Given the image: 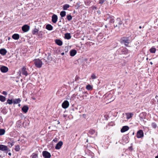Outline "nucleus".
<instances>
[{
	"mask_svg": "<svg viewBox=\"0 0 158 158\" xmlns=\"http://www.w3.org/2000/svg\"><path fill=\"white\" fill-rule=\"evenodd\" d=\"M57 16L56 15H53L52 16V21L53 23H56L57 20Z\"/></svg>",
	"mask_w": 158,
	"mask_h": 158,
	"instance_id": "obj_16",
	"label": "nucleus"
},
{
	"mask_svg": "<svg viewBox=\"0 0 158 158\" xmlns=\"http://www.w3.org/2000/svg\"><path fill=\"white\" fill-rule=\"evenodd\" d=\"M67 18L68 21H69V15H68L67 16Z\"/></svg>",
	"mask_w": 158,
	"mask_h": 158,
	"instance_id": "obj_56",
	"label": "nucleus"
},
{
	"mask_svg": "<svg viewBox=\"0 0 158 158\" xmlns=\"http://www.w3.org/2000/svg\"><path fill=\"white\" fill-rule=\"evenodd\" d=\"M20 149V146L19 145H17L15 146V150L16 152H18L19 151Z\"/></svg>",
	"mask_w": 158,
	"mask_h": 158,
	"instance_id": "obj_33",
	"label": "nucleus"
},
{
	"mask_svg": "<svg viewBox=\"0 0 158 158\" xmlns=\"http://www.w3.org/2000/svg\"><path fill=\"white\" fill-rule=\"evenodd\" d=\"M156 102V101L154 99H152L151 100V102H152V104H154L155 102Z\"/></svg>",
	"mask_w": 158,
	"mask_h": 158,
	"instance_id": "obj_51",
	"label": "nucleus"
},
{
	"mask_svg": "<svg viewBox=\"0 0 158 158\" xmlns=\"http://www.w3.org/2000/svg\"><path fill=\"white\" fill-rule=\"evenodd\" d=\"M139 117L140 120V121L144 122V119H145V118H143V117H142L140 116H139Z\"/></svg>",
	"mask_w": 158,
	"mask_h": 158,
	"instance_id": "obj_43",
	"label": "nucleus"
},
{
	"mask_svg": "<svg viewBox=\"0 0 158 158\" xmlns=\"http://www.w3.org/2000/svg\"><path fill=\"white\" fill-rule=\"evenodd\" d=\"M79 78V77H78L76 76L75 78V81H77L78 80Z\"/></svg>",
	"mask_w": 158,
	"mask_h": 158,
	"instance_id": "obj_55",
	"label": "nucleus"
},
{
	"mask_svg": "<svg viewBox=\"0 0 158 158\" xmlns=\"http://www.w3.org/2000/svg\"><path fill=\"white\" fill-rule=\"evenodd\" d=\"M122 54H127L128 53V49L127 48H125L123 49L122 50Z\"/></svg>",
	"mask_w": 158,
	"mask_h": 158,
	"instance_id": "obj_23",
	"label": "nucleus"
},
{
	"mask_svg": "<svg viewBox=\"0 0 158 158\" xmlns=\"http://www.w3.org/2000/svg\"><path fill=\"white\" fill-rule=\"evenodd\" d=\"M2 94L4 95H6L7 94V93L5 91H3L2 92Z\"/></svg>",
	"mask_w": 158,
	"mask_h": 158,
	"instance_id": "obj_52",
	"label": "nucleus"
},
{
	"mask_svg": "<svg viewBox=\"0 0 158 158\" xmlns=\"http://www.w3.org/2000/svg\"><path fill=\"white\" fill-rule=\"evenodd\" d=\"M155 158H158V155L155 157Z\"/></svg>",
	"mask_w": 158,
	"mask_h": 158,
	"instance_id": "obj_64",
	"label": "nucleus"
},
{
	"mask_svg": "<svg viewBox=\"0 0 158 158\" xmlns=\"http://www.w3.org/2000/svg\"><path fill=\"white\" fill-rule=\"evenodd\" d=\"M27 69L25 67H24L21 69V70L19 71L18 72L19 76H21V73H22L23 75L27 76L28 75L27 72Z\"/></svg>",
	"mask_w": 158,
	"mask_h": 158,
	"instance_id": "obj_5",
	"label": "nucleus"
},
{
	"mask_svg": "<svg viewBox=\"0 0 158 158\" xmlns=\"http://www.w3.org/2000/svg\"><path fill=\"white\" fill-rule=\"evenodd\" d=\"M37 157V154L35 153H33L32 156V158H36Z\"/></svg>",
	"mask_w": 158,
	"mask_h": 158,
	"instance_id": "obj_44",
	"label": "nucleus"
},
{
	"mask_svg": "<svg viewBox=\"0 0 158 158\" xmlns=\"http://www.w3.org/2000/svg\"><path fill=\"white\" fill-rule=\"evenodd\" d=\"M56 43L59 46H61L62 45L63 43L61 40L59 39H56L55 40Z\"/></svg>",
	"mask_w": 158,
	"mask_h": 158,
	"instance_id": "obj_18",
	"label": "nucleus"
},
{
	"mask_svg": "<svg viewBox=\"0 0 158 158\" xmlns=\"http://www.w3.org/2000/svg\"><path fill=\"white\" fill-rule=\"evenodd\" d=\"M150 64H151V65H152V64H153V63H152V62H150Z\"/></svg>",
	"mask_w": 158,
	"mask_h": 158,
	"instance_id": "obj_62",
	"label": "nucleus"
},
{
	"mask_svg": "<svg viewBox=\"0 0 158 158\" xmlns=\"http://www.w3.org/2000/svg\"><path fill=\"white\" fill-rule=\"evenodd\" d=\"M38 30L35 28L32 31V34L34 35L37 34L38 33Z\"/></svg>",
	"mask_w": 158,
	"mask_h": 158,
	"instance_id": "obj_35",
	"label": "nucleus"
},
{
	"mask_svg": "<svg viewBox=\"0 0 158 158\" xmlns=\"http://www.w3.org/2000/svg\"><path fill=\"white\" fill-rule=\"evenodd\" d=\"M21 121L20 120H19L17 121L16 123V125L17 127H20L21 126L20 123H21Z\"/></svg>",
	"mask_w": 158,
	"mask_h": 158,
	"instance_id": "obj_38",
	"label": "nucleus"
},
{
	"mask_svg": "<svg viewBox=\"0 0 158 158\" xmlns=\"http://www.w3.org/2000/svg\"><path fill=\"white\" fill-rule=\"evenodd\" d=\"M12 38L15 40H17L19 38V35L18 34H15L12 36Z\"/></svg>",
	"mask_w": 158,
	"mask_h": 158,
	"instance_id": "obj_19",
	"label": "nucleus"
},
{
	"mask_svg": "<svg viewBox=\"0 0 158 158\" xmlns=\"http://www.w3.org/2000/svg\"><path fill=\"white\" fill-rule=\"evenodd\" d=\"M8 144H9V145H10V146H11V147L12 146L14 145V142H12V143H10V142H8Z\"/></svg>",
	"mask_w": 158,
	"mask_h": 158,
	"instance_id": "obj_49",
	"label": "nucleus"
},
{
	"mask_svg": "<svg viewBox=\"0 0 158 158\" xmlns=\"http://www.w3.org/2000/svg\"><path fill=\"white\" fill-rule=\"evenodd\" d=\"M136 137L138 138H140L143 137L144 136V133L142 130H138L136 135Z\"/></svg>",
	"mask_w": 158,
	"mask_h": 158,
	"instance_id": "obj_8",
	"label": "nucleus"
},
{
	"mask_svg": "<svg viewBox=\"0 0 158 158\" xmlns=\"http://www.w3.org/2000/svg\"><path fill=\"white\" fill-rule=\"evenodd\" d=\"M129 129V127L127 126H125L123 127L121 129V132L122 133L124 132L127 131Z\"/></svg>",
	"mask_w": 158,
	"mask_h": 158,
	"instance_id": "obj_13",
	"label": "nucleus"
},
{
	"mask_svg": "<svg viewBox=\"0 0 158 158\" xmlns=\"http://www.w3.org/2000/svg\"><path fill=\"white\" fill-rule=\"evenodd\" d=\"M110 0V3H112V2L113 1V0Z\"/></svg>",
	"mask_w": 158,
	"mask_h": 158,
	"instance_id": "obj_61",
	"label": "nucleus"
},
{
	"mask_svg": "<svg viewBox=\"0 0 158 158\" xmlns=\"http://www.w3.org/2000/svg\"><path fill=\"white\" fill-rule=\"evenodd\" d=\"M0 150L6 153H7L8 151H10L7 146L2 144H0Z\"/></svg>",
	"mask_w": 158,
	"mask_h": 158,
	"instance_id": "obj_7",
	"label": "nucleus"
},
{
	"mask_svg": "<svg viewBox=\"0 0 158 158\" xmlns=\"http://www.w3.org/2000/svg\"><path fill=\"white\" fill-rule=\"evenodd\" d=\"M69 7V5L66 4L64 5L63 6V9L64 10H66Z\"/></svg>",
	"mask_w": 158,
	"mask_h": 158,
	"instance_id": "obj_34",
	"label": "nucleus"
},
{
	"mask_svg": "<svg viewBox=\"0 0 158 158\" xmlns=\"http://www.w3.org/2000/svg\"><path fill=\"white\" fill-rule=\"evenodd\" d=\"M52 57L50 53H48V54H45V56L42 59V60L43 61V63H44L46 64H47L50 61L52 60Z\"/></svg>",
	"mask_w": 158,
	"mask_h": 158,
	"instance_id": "obj_3",
	"label": "nucleus"
},
{
	"mask_svg": "<svg viewBox=\"0 0 158 158\" xmlns=\"http://www.w3.org/2000/svg\"><path fill=\"white\" fill-rule=\"evenodd\" d=\"M85 5L87 6H89L90 4L91 3V0H86L84 2Z\"/></svg>",
	"mask_w": 158,
	"mask_h": 158,
	"instance_id": "obj_29",
	"label": "nucleus"
},
{
	"mask_svg": "<svg viewBox=\"0 0 158 158\" xmlns=\"http://www.w3.org/2000/svg\"><path fill=\"white\" fill-rule=\"evenodd\" d=\"M42 155L44 158H50L51 157L50 153L47 151H43Z\"/></svg>",
	"mask_w": 158,
	"mask_h": 158,
	"instance_id": "obj_9",
	"label": "nucleus"
},
{
	"mask_svg": "<svg viewBox=\"0 0 158 158\" xmlns=\"http://www.w3.org/2000/svg\"><path fill=\"white\" fill-rule=\"evenodd\" d=\"M21 101V100L19 98L15 99L14 100L13 103L15 104L19 103Z\"/></svg>",
	"mask_w": 158,
	"mask_h": 158,
	"instance_id": "obj_22",
	"label": "nucleus"
},
{
	"mask_svg": "<svg viewBox=\"0 0 158 158\" xmlns=\"http://www.w3.org/2000/svg\"><path fill=\"white\" fill-rule=\"evenodd\" d=\"M77 53V51L75 49H72L70 51V55L71 56H73Z\"/></svg>",
	"mask_w": 158,
	"mask_h": 158,
	"instance_id": "obj_12",
	"label": "nucleus"
},
{
	"mask_svg": "<svg viewBox=\"0 0 158 158\" xmlns=\"http://www.w3.org/2000/svg\"><path fill=\"white\" fill-rule=\"evenodd\" d=\"M91 44H92V43L91 42H87L86 43H85V44H86V45H91Z\"/></svg>",
	"mask_w": 158,
	"mask_h": 158,
	"instance_id": "obj_54",
	"label": "nucleus"
},
{
	"mask_svg": "<svg viewBox=\"0 0 158 158\" xmlns=\"http://www.w3.org/2000/svg\"><path fill=\"white\" fill-rule=\"evenodd\" d=\"M155 98H156L157 99V104H158V96L157 95H156V97H155Z\"/></svg>",
	"mask_w": 158,
	"mask_h": 158,
	"instance_id": "obj_53",
	"label": "nucleus"
},
{
	"mask_svg": "<svg viewBox=\"0 0 158 158\" xmlns=\"http://www.w3.org/2000/svg\"><path fill=\"white\" fill-rule=\"evenodd\" d=\"M151 125L152 127L154 129H156L157 127V125L155 122L152 123Z\"/></svg>",
	"mask_w": 158,
	"mask_h": 158,
	"instance_id": "obj_36",
	"label": "nucleus"
},
{
	"mask_svg": "<svg viewBox=\"0 0 158 158\" xmlns=\"http://www.w3.org/2000/svg\"><path fill=\"white\" fill-rule=\"evenodd\" d=\"M6 52L7 51L4 49H2L0 50V53L2 55H5Z\"/></svg>",
	"mask_w": 158,
	"mask_h": 158,
	"instance_id": "obj_20",
	"label": "nucleus"
},
{
	"mask_svg": "<svg viewBox=\"0 0 158 158\" xmlns=\"http://www.w3.org/2000/svg\"><path fill=\"white\" fill-rule=\"evenodd\" d=\"M132 40L131 35H127L126 36L122 37L119 40L122 44H124L126 46H128L129 44L131 43Z\"/></svg>",
	"mask_w": 158,
	"mask_h": 158,
	"instance_id": "obj_2",
	"label": "nucleus"
},
{
	"mask_svg": "<svg viewBox=\"0 0 158 158\" xmlns=\"http://www.w3.org/2000/svg\"><path fill=\"white\" fill-rule=\"evenodd\" d=\"M73 35V33L72 34H71L70 33V37H69L70 39L71 38V36H72V35Z\"/></svg>",
	"mask_w": 158,
	"mask_h": 158,
	"instance_id": "obj_58",
	"label": "nucleus"
},
{
	"mask_svg": "<svg viewBox=\"0 0 158 158\" xmlns=\"http://www.w3.org/2000/svg\"><path fill=\"white\" fill-rule=\"evenodd\" d=\"M93 10H97V8L96 6H93L91 7Z\"/></svg>",
	"mask_w": 158,
	"mask_h": 158,
	"instance_id": "obj_48",
	"label": "nucleus"
},
{
	"mask_svg": "<svg viewBox=\"0 0 158 158\" xmlns=\"http://www.w3.org/2000/svg\"><path fill=\"white\" fill-rule=\"evenodd\" d=\"M64 38L65 40L69 39V33H67L65 34Z\"/></svg>",
	"mask_w": 158,
	"mask_h": 158,
	"instance_id": "obj_31",
	"label": "nucleus"
},
{
	"mask_svg": "<svg viewBox=\"0 0 158 158\" xmlns=\"http://www.w3.org/2000/svg\"><path fill=\"white\" fill-rule=\"evenodd\" d=\"M5 132V131L4 129H0V135H4Z\"/></svg>",
	"mask_w": 158,
	"mask_h": 158,
	"instance_id": "obj_32",
	"label": "nucleus"
},
{
	"mask_svg": "<svg viewBox=\"0 0 158 158\" xmlns=\"http://www.w3.org/2000/svg\"><path fill=\"white\" fill-rule=\"evenodd\" d=\"M34 61L35 65L38 68H41L42 65L44 63H43V61L42 60V59L41 60H40L39 59H35L34 60Z\"/></svg>",
	"mask_w": 158,
	"mask_h": 158,
	"instance_id": "obj_4",
	"label": "nucleus"
},
{
	"mask_svg": "<svg viewBox=\"0 0 158 158\" xmlns=\"http://www.w3.org/2000/svg\"><path fill=\"white\" fill-rule=\"evenodd\" d=\"M146 114H147L146 112H142L139 114V116H140L141 117H143V118H146Z\"/></svg>",
	"mask_w": 158,
	"mask_h": 158,
	"instance_id": "obj_30",
	"label": "nucleus"
},
{
	"mask_svg": "<svg viewBox=\"0 0 158 158\" xmlns=\"http://www.w3.org/2000/svg\"><path fill=\"white\" fill-rule=\"evenodd\" d=\"M13 102L12 99H8L7 101V103L9 104H11Z\"/></svg>",
	"mask_w": 158,
	"mask_h": 158,
	"instance_id": "obj_39",
	"label": "nucleus"
},
{
	"mask_svg": "<svg viewBox=\"0 0 158 158\" xmlns=\"http://www.w3.org/2000/svg\"><path fill=\"white\" fill-rule=\"evenodd\" d=\"M29 109V107L27 105H24L22 108V111L25 113H27Z\"/></svg>",
	"mask_w": 158,
	"mask_h": 158,
	"instance_id": "obj_15",
	"label": "nucleus"
},
{
	"mask_svg": "<svg viewBox=\"0 0 158 158\" xmlns=\"http://www.w3.org/2000/svg\"><path fill=\"white\" fill-rule=\"evenodd\" d=\"M80 3L81 2H80L77 3V7H76V8L77 9H78L80 7Z\"/></svg>",
	"mask_w": 158,
	"mask_h": 158,
	"instance_id": "obj_47",
	"label": "nucleus"
},
{
	"mask_svg": "<svg viewBox=\"0 0 158 158\" xmlns=\"http://www.w3.org/2000/svg\"><path fill=\"white\" fill-rule=\"evenodd\" d=\"M104 19L105 20H109L108 25H110V28L114 29L118 27L120 28L122 25H124L122 21L120 18H117L115 20L114 19V17L109 14H107L104 16Z\"/></svg>",
	"mask_w": 158,
	"mask_h": 158,
	"instance_id": "obj_1",
	"label": "nucleus"
},
{
	"mask_svg": "<svg viewBox=\"0 0 158 158\" xmlns=\"http://www.w3.org/2000/svg\"><path fill=\"white\" fill-rule=\"evenodd\" d=\"M91 77L92 79H95L96 78V75L94 74H93L91 76Z\"/></svg>",
	"mask_w": 158,
	"mask_h": 158,
	"instance_id": "obj_45",
	"label": "nucleus"
},
{
	"mask_svg": "<svg viewBox=\"0 0 158 158\" xmlns=\"http://www.w3.org/2000/svg\"><path fill=\"white\" fill-rule=\"evenodd\" d=\"M68 46H66L65 47V53H66L68 51Z\"/></svg>",
	"mask_w": 158,
	"mask_h": 158,
	"instance_id": "obj_50",
	"label": "nucleus"
},
{
	"mask_svg": "<svg viewBox=\"0 0 158 158\" xmlns=\"http://www.w3.org/2000/svg\"><path fill=\"white\" fill-rule=\"evenodd\" d=\"M95 132V131L94 130H90L89 131V133L91 135L94 134Z\"/></svg>",
	"mask_w": 158,
	"mask_h": 158,
	"instance_id": "obj_40",
	"label": "nucleus"
},
{
	"mask_svg": "<svg viewBox=\"0 0 158 158\" xmlns=\"http://www.w3.org/2000/svg\"><path fill=\"white\" fill-rule=\"evenodd\" d=\"M106 1V0H99V3L101 5L103 4Z\"/></svg>",
	"mask_w": 158,
	"mask_h": 158,
	"instance_id": "obj_41",
	"label": "nucleus"
},
{
	"mask_svg": "<svg viewBox=\"0 0 158 158\" xmlns=\"http://www.w3.org/2000/svg\"><path fill=\"white\" fill-rule=\"evenodd\" d=\"M0 70L2 73H6L8 71V69L7 67L3 66L1 67Z\"/></svg>",
	"mask_w": 158,
	"mask_h": 158,
	"instance_id": "obj_10",
	"label": "nucleus"
},
{
	"mask_svg": "<svg viewBox=\"0 0 158 158\" xmlns=\"http://www.w3.org/2000/svg\"><path fill=\"white\" fill-rule=\"evenodd\" d=\"M29 29V27L27 25H24L22 27V30L24 32L27 31Z\"/></svg>",
	"mask_w": 158,
	"mask_h": 158,
	"instance_id": "obj_14",
	"label": "nucleus"
},
{
	"mask_svg": "<svg viewBox=\"0 0 158 158\" xmlns=\"http://www.w3.org/2000/svg\"><path fill=\"white\" fill-rule=\"evenodd\" d=\"M62 144L63 142L61 141H60L56 144L55 147V148L56 149H60L61 148Z\"/></svg>",
	"mask_w": 158,
	"mask_h": 158,
	"instance_id": "obj_17",
	"label": "nucleus"
},
{
	"mask_svg": "<svg viewBox=\"0 0 158 158\" xmlns=\"http://www.w3.org/2000/svg\"><path fill=\"white\" fill-rule=\"evenodd\" d=\"M132 134V135H134L135 134L134 131V130H132L129 133H128V134Z\"/></svg>",
	"mask_w": 158,
	"mask_h": 158,
	"instance_id": "obj_46",
	"label": "nucleus"
},
{
	"mask_svg": "<svg viewBox=\"0 0 158 158\" xmlns=\"http://www.w3.org/2000/svg\"><path fill=\"white\" fill-rule=\"evenodd\" d=\"M86 88L89 90H92L93 89V86L89 84H88L86 85Z\"/></svg>",
	"mask_w": 158,
	"mask_h": 158,
	"instance_id": "obj_26",
	"label": "nucleus"
},
{
	"mask_svg": "<svg viewBox=\"0 0 158 158\" xmlns=\"http://www.w3.org/2000/svg\"><path fill=\"white\" fill-rule=\"evenodd\" d=\"M73 35L75 38H79L81 37V35L80 33L77 32L74 34Z\"/></svg>",
	"mask_w": 158,
	"mask_h": 158,
	"instance_id": "obj_27",
	"label": "nucleus"
},
{
	"mask_svg": "<svg viewBox=\"0 0 158 158\" xmlns=\"http://www.w3.org/2000/svg\"><path fill=\"white\" fill-rule=\"evenodd\" d=\"M139 117L140 120V121L144 122V119H145V118H143V117H142L140 116H139Z\"/></svg>",
	"mask_w": 158,
	"mask_h": 158,
	"instance_id": "obj_42",
	"label": "nucleus"
},
{
	"mask_svg": "<svg viewBox=\"0 0 158 158\" xmlns=\"http://www.w3.org/2000/svg\"><path fill=\"white\" fill-rule=\"evenodd\" d=\"M156 51V48L154 47H152L149 50L150 52L151 53H155Z\"/></svg>",
	"mask_w": 158,
	"mask_h": 158,
	"instance_id": "obj_25",
	"label": "nucleus"
},
{
	"mask_svg": "<svg viewBox=\"0 0 158 158\" xmlns=\"http://www.w3.org/2000/svg\"><path fill=\"white\" fill-rule=\"evenodd\" d=\"M6 100V98L0 95V100L2 102H4Z\"/></svg>",
	"mask_w": 158,
	"mask_h": 158,
	"instance_id": "obj_28",
	"label": "nucleus"
},
{
	"mask_svg": "<svg viewBox=\"0 0 158 158\" xmlns=\"http://www.w3.org/2000/svg\"><path fill=\"white\" fill-rule=\"evenodd\" d=\"M46 28L49 30H52L53 29V27L50 24H48L46 26Z\"/></svg>",
	"mask_w": 158,
	"mask_h": 158,
	"instance_id": "obj_24",
	"label": "nucleus"
},
{
	"mask_svg": "<svg viewBox=\"0 0 158 158\" xmlns=\"http://www.w3.org/2000/svg\"><path fill=\"white\" fill-rule=\"evenodd\" d=\"M87 94L86 92H84L80 90L77 93V95L78 97H79L80 98V99H83L84 98V94Z\"/></svg>",
	"mask_w": 158,
	"mask_h": 158,
	"instance_id": "obj_6",
	"label": "nucleus"
},
{
	"mask_svg": "<svg viewBox=\"0 0 158 158\" xmlns=\"http://www.w3.org/2000/svg\"><path fill=\"white\" fill-rule=\"evenodd\" d=\"M60 15L62 17H64L66 15V12L65 11H62L60 12Z\"/></svg>",
	"mask_w": 158,
	"mask_h": 158,
	"instance_id": "obj_37",
	"label": "nucleus"
},
{
	"mask_svg": "<svg viewBox=\"0 0 158 158\" xmlns=\"http://www.w3.org/2000/svg\"><path fill=\"white\" fill-rule=\"evenodd\" d=\"M133 115V114L131 113H126L127 118V119L131 118Z\"/></svg>",
	"mask_w": 158,
	"mask_h": 158,
	"instance_id": "obj_21",
	"label": "nucleus"
},
{
	"mask_svg": "<svg viewBox=\"0 0 158 158\" xmlns=\"http://www.w3.org/2000/svg\"><path fill=\"white\" fill-rule=\"evenodd\" d=\"M72 17L71 15H70V21L72 19Z\"/></svg>",
	"mask_w": 158,
	"mask_h": 158,
	"instance_id": "obj_57",
	"label": "nucleus"
},
{
	"mask_svg": "<svg viewBox=\"0 0 158 158\" xmlns=\"http://www.w3.org/2000/svg\"><path fill=\"white\" fill-rule=\"evenodd\" d=\"M8 155H9V156H11V153L10 152H9L8 153Z\"/></svg>",
	"mask_w": 158,
	"mask_h": 158,
	"instance_id": "obj_59",
	"label": "nucleus"
},
{
	"mask_svg": "<svg viewBox=\"0 0 158 158\" xmlns=\"http://www.w3.org/2000/svg\"><path fill=\"white\" fill-rule=\"evenodd\" d=\"M105 27L106 28H107V26L106 25H105Z\"/></svg>",
	"mask_w": 158,
	"mask_h": 158,
	"instance_id": "obj_63",
	"label": "nucleus"
},
{
	"mask_svg": "<svg viewBox=\"0 0 158 158\" xmlns=\"http://www.w3.org/2000/svg\"><path fill=\"white\" fill-rule=\"evenodd\" d=\"M69 105V102L67 101H65L62 104V106L63 108L65 109L68 107Z\"/></svg>",
	"mask_w": 158,
	"mask_h": 158,
	"instance_id": "obj_11",
	"label": "nucleus"
},
{
	"mask_svg": "<svg viewBox=\"0 0 158 158\" xmlns=\"http://www.w3.org/2000/svg\"><path fill=\"white\" fill-rule=\"evenodd\" d=\"M64 52H62L61 54L62 55H64Z\"/></svg>",
	"mask_w": 158,
	"mask_h": 158,
	"instance_id": "obj_60",
	"label": "nucleus"
}]
</instances>
